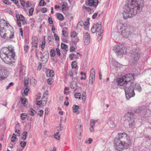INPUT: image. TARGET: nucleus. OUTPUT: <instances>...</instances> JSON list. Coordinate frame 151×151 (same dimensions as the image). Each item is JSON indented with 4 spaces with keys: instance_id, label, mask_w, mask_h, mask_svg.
<instances>
[{
    "instance_id": "obj_4",
    "label": "nucleus",
    "mask_w": 151,
    "mask_h": 151,
    "mask_svg": "<svg viewBox=\"0 0 151 151\" xmlns=\"http://www.w3.org/2000/svg\"><path fill=\"white\" fill-rule=\"evenodd\" d=\"M126 99L129 100L130 98L133 97L135 94L134 90H137L139 92H141L142 90L140 85L135 82H131L130 86H126L124 88Z\"/></svg>"
},
{
    "instance_id": "obj_57",
    "label": "nucleus",
    "mask_w": 151,
    "mask_h": 151,
    "mask_svg": "<svg viewBox=\"0 0 151 151\" xmlns=\"http://www.w3.org/2000/svg\"><path fill=\"white\" fill-rule=\"evenodd\" d=\"M50 76L52 77L54 76V72L52 70H51L49 73Z\"/></svg>"
},
{
    "instance_id": "obj_50",
    "label": "nucleus",
    "mask_w": 151,
    "mask_h": 151,
    "mask_svg": "<svg viewBox=\"0 0 151 151\" xmlns=\"http://www.w3.org/2000/svg\"><path fill=\"white\" fill-rule=\"evenodd\" d=\"M29 89L27 87H26L24 91V94L26 96H27L28 94V91H29Z\"/></svg>"
},
{
    "instance_id": "obj_53",
    "label": "nucleus",
    "mask_w": 151,
    "mask_h": 151,
    "mask_svg": "<svg viewBox=\"0 0 151 151\" xmlns=\"http://www.w3.org/2000/svg\"><path fill=\"white\" fill-rule=\"evenodd\" d=\"M14 85L13 83L12 82L10 83L6 87V90H8L9 88H10L11 86H13Z\"/></svg>"
},
{
    "instance_id": "obj_8",
    "label": "nucleus",
    "mask_w": 151,
    "mask_h": 151,
    "mask_svg": "<svg viewBox=\"0 0 151 151\" xmlns=\"http://www.w3.org/2000/svg\"><path fill=\"white\" fill-rule=\"evenodd\" d=\"M140 53L139 50L136 49L132 51L131 60L133 63L138 61L140 58Z\"/></svg>"
},
{
    "instance_id": "obj_62",
    "label": "nucleus",
    "mask_w": 151,
    "mask_h": 151,
    "mask_svg": "<svg viewBox=\"0 0 151 151\" xmlns=\"http://www.w3.org/2000/svg\"><path fill=\"white\" fill-rule=\"evenodd\" d=\"M43 114V111L42 110H40L39 111V112L38 113V114L40 115V117L42 116Z\"/></svg>"
},
{
    "instance_id": "obj_33",
    "label": "nucleus",
    "mask_w": 151,
    "mask_h": 151,
    "mask_svg": "<svg viewBox=\"0 0 151 151\" xmlns=\"http://www.w3.org/2000/svg\"><path fill=\"white\" fill-rule=\"evenodd\" d=\"M142 108L141 107H139L138 108L134 110V111L135 112L140 113L142 112Z\"/></svg>"
},
{
    "instance_id": "obj_25",
    "label": "nucleus",
    "mask_w": 151,
    "mask_h": 151,
    "mask_svg": "<svg viewBox=\"0 0 151 151\" xmlns=\"http://www.w3.org/2000/svg\"><path fill=\"white\" fill-rule=\"evenodd\" d=\"M108 124L111 128H114L116 126V125L113 121L110 120L108 122Z\"/></svg>"
},
{
    "instance_id": "obj_46",
    "label": "nucleus",
    "mask_w": 151,
    "mask_h": 151,
    "mask_svg": "<svg viewBox=\"0 0 151 151\" xmlns=\"http://www.w3.org/2000/svg\"><path fill=\"white\" fill-rule=\"evenodd\" d=\"M16 135L14 134L11 138V142H14L15 141V139H16Z\"/></svg>"
},
{
    "instance_id": "obj_11",
    "label": "nucleus",
    "mask_w": 151,
    "mask_h": 151,
    "mask_svg": "<svg viewBox=\"0 0 151 151\" xmlns=\"http://www.w3.org/2000/svg\"><path fill=\"white\" fill-rule=\"evenodd\" d=\"M14 31L12 30V31L9 30L5 34L4 36H3L2 38L5 39L7 40H10L14 38Z\"/></svg>"
},
{
    "instance_id": "obj_28",
    "label": "nucleus",
    "mask_w": 151,
    "mask_h": 151,
    "mask_svg": "<svg viewBox=\"0 0 151 151\" xmlns=\"http://www.w3.org/2000/svg\"><path fill=\"white\" fill-rule=\"evenodd\" d=\"M135 122L134 119L132 120H131V121H129V128H132L133 127V126Z\"/></svg>"
},
{
    "instance_id": "obj_1",
    "label": "nucleus",
    "mask_w": 151,
    "mask_h": 151,
    "mask_svg": "<svg viewBox=\"0 0 151 151\" xmlns=\"http://www.w3.org/2000/svg\"><path fill=\"white\" fill-rule=\"evenodd\" d=\"M123 13L124 19H127L139 12L144 6L143 0H128Z\"/></svg>"
},
{
    "instance_id": "obj_29",
    "label": "nucleus",
    "mask_w": 151,
    "mask_h": 151,
    "mask_svg": "<svg viewBox=\"0 0 151 151\" xmlns=\"http://www.w3.org/2000/svg\"><path fill=\"white\" fill-rule=\"evenodd\" d=\"M61 47L62 49L68 50V46L65 44L63 43H61Z\"/></svg>"
},
{
    "instance_id": "obj_63",
    "label": "nucleus",
    "mask_w": 151,
    "mask_h": 151,
    "mask_svg": "<svg viewBox=\"0 0 151 151\" xmlns=\"http://www.w3.org/2000/svg\"><path fill=\"white\" fill-rule=\"evenodd\" d=\"M48 21L50 24H52L53 23L52 18L50 17H48Z\"/></svg>"
},
{
    "instance_id": "obj_12",
    "label": "nucleus",
    "mask_w": 151,
    "mask_h": 151,
    "mask_svg": "<svg viewBox=\"0 0 151 151\" xmlns=\"http://www.w3.org/2000/svg\"><path fill=\"white\" fill-rule=\"evenodd\" d=\"M95 24L96 27V35L101 36L103 30V29L101 26V23L99 22L96 23Z\"/></svg>"
},
{
    "instance_id": "obj_54",
    "label": "nucleus",
    "mask_w": 151,
    "mask_h": 151,
    "mask_svg": "<svg viewBox=\"0 0 151 151\" xmlns=\"http://www.w3.org/2000/svg\"><path fill=\"white\" fill-rule=\"evenodd\" d=\"M45 40L42 41V44L41 45V48L42 49H43L45 47Z\"/></svg>"
},
{
    "instance_id": "obj_23",
    "label": "nucleus",
    "mask_w": 151,
    "mask_h": 151,
    "mask_svg": "<svg viewBox=\"0 0 151 151\" xmlns=\"http://www.w3.org/2000/svg\"><path fill=\"white\" fill-rule=\"evenodd\" d=\"M27 132L26 131H24L23 132L22 134L21 139L23 140H25L27 136Z\"/></svg>"
},
{
    "instance_id": "obj_58",
    "label": "nucleus",
    "mask_w": 151,
    "mask_h": 151,
    "mask_svg": "<svg viewBox=\"0 0 151 151\" xmlns=\"http://www.w3.org/2000/svg\"><path fill=\"white\" fill-rule=\"evenodd\" d=\"M17 24L18 26L19 27H20L21 26V21L18 19H17Z\"/></svg>"
},
{
    "instance_id": "obj_45",
    "label": "nucleus",
    "mask_w": 151,
    "mask_h": 151,
    "mask_svg": "<svg viewBox=\"0 0 151 151\" xmlns=\"http://www.w3.org/2000/svg\"><path fill=\"white\" fill-rule=\"evenodd\" d=\"M38 42H33L32 41V47H35L36 48L37 47V43Z\"/></svg>"
},
{
    "instance_id": "obj_9",
    "label": "nucleus",
    "mask_w": 151,
    "mask_h": 151,
    "mask_svg": "<svg viewBox=\"0 0 151 151\" xmlns=\"http://www.w3.org/2000/svg\"><path fill=\"white\" fill-rule=\"evenodd\" d=\"M75 125L78 137L80 139L81 138V136L82 132V124L81 121L80 120H77L75 122Z\"/></svg>"
},
{
    "instance_id": "obj_22",
    "label": "nucleus",
    "mask_w": 151,
    "mask_h": 151,
    "mask_svg": "<svg viewBox=\"0 0 151 151\" xmlns=\"http://www.w3.org/2000/svg\"><path fill=\"white\" fill-rule=\"evenodd\" d=\"M79 41V39L78 37H76V38H73L72 39V44L76 45L77 43Z\"/></svg>"
},
{
    "instance_id": "obj_35",
    "label": "nucleus",
    "mask_w": 151,
    "mask_h": 151,
    "mask_svg": "<svg viewBox=\"0 0 151 151\" xmlns=\"http://www.w3.org/2000/svg\"><path fill=\"white\" fill-rule=\"evenodd\" d=\"M46 4V3L44 0H41L39 3V5L40 6H45Z\"/></svg>"
},
{
    "instance_id": "obj_2",
    "label": "nucleus",
    "mask_w": 151,
    "mask_h": 151,
    "mask_svg": "<svg viewBox=\"0 0 151 151\" xmlns=\"http://www.w3.org/2000/svg\"><path fill=\"white\" fill-rule=\"evenodd\" d=\"M130 137L124 132L119 133L114 141V147L118 151H121L127 149L131 144Z\"/></svg>"
},
{
    "instance_id": "obj_36",
    "label": "nucleus",
    "mask_w": 151,
    "mask_h": 151,
    "mask_svg": "<svg viewBox=\"0 0 151 151\" xmlns=\"http://www.w3.org/2000/svg\"><path fill=\"white\" fill-rule=\"evenodd\" d=\"M27 116V115L26 113H23L21 114L20 117L22 120H24L26 118Z\"/></svg>"
},
{
    "instance_id": "obj_18",
    "label": "nucleus",
    "mask_w": 151,
    "mask_h": 151,
    "mask_svg": "<svg viewBox=\"0 0 151 151\" xmlns=\"http://www.w3.org/2000/svg\"><path fill=\"white\" fill-rule=\"evenodd\" d=\"M6 33L5 27L1 26L0 24V35L1 37L2 38L3 36H4Z\"/></svg>"
},
{
    "instance_id": "obj_48",
    "label": "nucleus",
    "mask_w": 151,
    "mask_h": 151,
    "mask_svg": "<svg viewBox=\"0 0 151 151\" xmlns=\"http://www.w3.org/2000/svg\"><path fill=\"white\" fill-rule=\"evenodd\" d=\"M52 32L54 33H55V34H54V37H55V40L59 41L60 40V38L58 36L57 34H55V33L54 32Z\"/></svg>"
},
{
    "instance_id": "obj_26",
    "label": "nucleus",
    "mask_w": 151,
    "mask_h": 151,
    "mask_svg": "<svg viewBox=\"0 0 151 151\" xmlns=\"http://www.w3.org/2000/svg\"><path fill=\"white\" fill-rule=\"evenodd\" d=\"M77 33L75 31H73L71 32L70 34V36L71 38L72 39L73 38H76L77 36Z\"/></svg>"
},
{
    "instance_id": "obj_6",
    "label": "nucleus",
    "mask_w": 151,
    "mask_h": 151,
    "mask_svg": "<svg viewBox=\"0 0 151 151\" xmlns=\"http://www.w3.org/2000/svg\"><path fill=\"white\" fill-rule=\"evenodd\" d=\"M113 50L116 53V56L118 57H123V55L126 54L127 52L126 48L122 45L115 46Z\"/></svg>"
},
{
    "instance_id": "obj_13",
    "label": "nucleus",
    "mask_w": 151,
    "mask_h": 151,
    "mask_svg": "<svg viewBox=\"0 0 151 151\" xmlns=\"http://www.w3.org/2000/svg\"><path fill=\"white\" fill-rule=\"evenodd\" d=\"M83 39L84 43L88 45L90 42V37L89 34L87 32L83 33Z\"/></svg>"
},
{
    "instance_id": "obj_14",
    "label": "nucleus",
    "mask_w": 151,
    "mask_h": 151,
    "mask_svg": "<svg viewBox=\"0 0 151 151\" xmlns=\"http://www.w3.org/2000/svg\"><path fill=\"white\" fill-rule=\"evenodd\" d=\"M95 71L94 69L92 68L90 71V74L89 80V83L92 84L94 81L95 77Z\"/></svg>"
},
{
    "instance_id": "obj_42",
    "label": "nucleus",
    "mask_w": 151,
    "mask_h": 151,
    "mask_svg": "<svg viewBox=\"0 0 151 151\" xmlns=\"http://www.w3.org/2000/svg\"><path fill=\"white\" fill-rule=\"evenodd\" d=\"M68 37H62L61 39L64 42L67 43L68 42Z\"/></svg>"
},
{
    "instance_id": "obj_20",
    "label": "nucleus",
    "mask_w": 151,
    "mask_h": 151,
    "mask_svg": "<svg viewBox=\"0 0 151 151\" xmlns=\"http://www.w3.org/2000/svg\"><path fill=\"white\" fill-rule=\"evenodd\" d=\"M73 112L75 113H76L78 114L80 113V112L78 111V109L79 108V106L78 105H73Z\"/></svg>"
},
{
    "instance_id": "obj_64",
    "label": "nucleus",
    "mask_w": 151,
    "mask_h": 151,
    "mask_svg": "<svg viewBox=\"0 0 151 151\" xmlns=\"http://www.w3.org/2000/svg\"><path fill=\"white\" fill-rule=\"evenodd\" d=\"M52 38L50 37H49L48 38V42L50 45H52Z\"/></svg>"
},
{
    "instance_id": "obj_41",
    "label": "nucleus",
    "mask_w": 151,
    "mask_h": 151,
    "mask_svg": "<svg viewBox=\"0 0 151 151\" xmlns=\"http://www.w3.org/2000/svg\"><path fill=\"white\" fill-rule=\"evenodd\" d=\"M17 19H18L20 20L21 21L23 22L24 20V18L23 16L22 15H20L19 17H18V16H17Z\"/></svg>"
},
{
    "instance_id": "obj_40",
    "label": "nucleus",
    "mask_w": 151,
    "mask_h": 151,
    "mask_svg": "<svg viewBox=\"0 0 151 151\" xmlns=\"http://www.w3.org/2000/svg\"><path fill=\"white\" fill-rule=\"evenodd\" d=\"M25 67L24 66H21L19 70V71L22 73H24L25 72Z\"/></svg>"
},
{
    "instance_id": "obj_27",
    "label": "nucleus",
    "mask_w": 151,
    "mask_h": 151,
    "mask_svg": "<svg viewBox=\"0 0 151 151\" xmlns=\"http://www.w3.org/2000/svg\"><path fill=\"white\" fill-rule=\"evenodd\" d=\"M27 142H26L21 141L20 142V145L23 149L24 148L26 145Z\"/></svg>"
},
{
    "instance_id": "obj_10",
    "label": "nucleus",
    "mask_w": 151,
    "mask_h": 151,
    "mask_svg": "<svg viewBox=\"0 0 151 151\" xmlns=\"http://www.w3.org/2000/svg\"><path fill=\"white\" fill-rule=\"evenodd\" d=\"M8 75V72L6 68L0 65V80L6 78Z\"/></svg>"
},
{
    "instance_id": "obj_34",
    "label": "nucleus",
    "mask_w": 151,
    "mask_h": 151,
    "mask_svg": "<svg viewBox=\"0 0 151 151\" xmlns=\"http://www.w3.org/2000/svg\"><path fill=\"white\" fill-rule=\"evenodd\" d=\"M55 55V52L54 49H51L50 52V55L51 57H54Z\"/></svg>"
},
{
    "instance_id": "obj_31",
    "label": "nucleus",
    "mask_w": 151,
    "mask_h": 151,
    "mask_svg": "<svg viewBox=\"0 0 151 151\" xmlns=\"http://www.w3.org/2000/svg\"><path fill=\"white\" fill-rule=\"evenodd\" d=\"M75 57L76 58H78V56L74 53H72L70 55L69 58H70L71 60L73 59V58Z\"/></svg>"
},
{
    "instance_id": "obj_52",
    "label": "nucleus",
    "mask_w": 151,
    "mask_h": 151,
    "mask_svg": "<svg viewBox=\"0 0 151 151\" xmlns=\"http://www.w3.org/2000/svg\"><path fill=\"white\" fill-rule=\"evenodd\" d=\"M32 41L38 42V38L35 36H33L32 38Z\"/></svg>"
},
{
    "instance_id": "obj_51",
    "label": "nucleus",
    "mask_w": 151,
    "mask_h": 151,
    "mask_svg": "<svg viewBox=\"0 0 151 151\" xmlns=\"http://www.w3.org/2000/svg\"><path fill=\"white\" fill-rule=\"evenodd\" d=\"M29 48L28 45H25L24 46V50L25 52H27V51Z\"/></svg>"
},
{
    "instance_id": "obj_32",
    "label": "nucleus",
    "mask_w": 151,
    "mask_h": 151,
    "mask_svg": "<svg viewBox=\"0 0 151 151\" xmlns=\"http://www.w3.org/2000/svg\"><path fill=\"white\" fill-rule=\"evenodd\" d=\"M71 65L72 68H78L77 63L75 61H73Z\"/></svg>"
},
{
    "instance_id": "obj_43",
    "label": "nucleus",
    "mask_w": 151,
    "mask_h": 151,
    "mask_svg": "<svg viewBox=\"0 0 151 151\" xmlns=\"http://www.w3.org/2000/svg\"><path fill=\"white\" fill-rule=\"evenodd\" d=\"M60 133L59 132H57L54 135V137L57 139L59 140L60 138Z\"/></svg>"
},
{
    "instance_id": "obj_39",
    "label": "nucleus",
    "mask_w": 151,
    "mask_h": 151,
    "mask_svg": "<svg viewBox=\"0 0 151 151\" xmlns=\"http://www.w3.org/2000/svg\"><path fill=\"white\" fill-rule=\"evenodd\" d=\"M97 122V120H95L93 119H91L90 122V126L91 127H93L95 124Z\"/></svg>"
},
{
    "instance_id": "obj_15",
    "label": "nucleus",
    "mask_w": 151,
    "mask_h": 151,
    "mask_svg": "<svg viewBox=\"0 0 151 151\" xmlns=\"http://www.w3.org/2000/svg\"><path fill=\"white\" fill-rule=\"evenodd\" d=\"M48 56V51H45L40 57L41 61L43 62L44 63H46L47 61Z\"/></svg>"
},
{
    "instance_id": "obj_16",
    "label": "nucleus",
    "mask_w": 151,
    "mask_h": 151,
    "mask_svg": "<svg viewBox=\"0 0 151 151\" xmlns=\"http://www.w3.org/2000/svg\"><path fill=\"white\" fill-rule=\"evenodd\" d=\"M134 114L133 112H128L125 115L124 117H128V119L129 120H132L133 119H134Z\"/></svg>"
},
{
    "instance_id": "obj_37",
    "label": "nucleus",
    "mask_w": 151,
    "mask_h": 151,
    "mask_svg": "<svg viewBox=\"0 0 151 151\" xmlns=\"http://www.w3.org/2000/svg\"><path fill=\"white\" fill-rule=\"evenodd\" d=\"M96 27L95 24H94L92 27V28L91 29V32L93 33H96Z\"/></svg>"
},
{
    "instance_id": "obj_7",
    "label": "nucleus",
    "mask_w": 151,
    "mask_h": 151,
    "mask_svg": "<svg viewBox=\"0 0 151 151\" xmlns=\"http://www.w3.org/2000/svg\"><path fill=\"white\" fill-rule=\"evenodd\" d=\"M122 35L124 37H128L131 35L133 32V27L129 25H126L124 27V28H122Z\"/></svg>"
},
{
    "instance_id": "obj_21",
    "label": "nucleus",
    "mask_w": 151,
    "mask_h": 151,
    "mask_svg": "<svg viewBox=\"0 0 151 151\" xmlns=\"http://www.w3.org/2000/svg\"><path fill=\"white\" fill-rule=\"evenodd\" d=\"M21 101L22 104H23L25 106H27L28 102L27 100L24 97H22L21 98Z\"/></svg>"
},
{
    "instance_id": "obj_49",
    "label": "nucleus",
    "mask_w": 151,
    "mask_h": 151,
    "mask_svg": "<svg viewBox=\"0 0 151 151\" xmlns=\"http://www.w3.org/2000/svg\"><path fill=\"white\" fill-rule=\"evenodd\" d=\"M53 80V78H49L48 79L47 82L50 85H51L52 84V80Z\"/></svg>"
},
{
    "instance_id": "obj_5",
    "label": "nucleus",
    "mask_w": 151,
    "mask_h": 151,
    "mask_svg": "<svg viewBox=\"0 0 151 151\" xmlns=\"http://www.w3.org/2000/svg\"><path fill=\"white\" fill-rule=\"evenodd\" d=\"M134 78L132 74H128L121 78H118L117 80V83L119 85L123 86L124 88L126 86H129L128 83H131V81L134 80Z\"/></svg>"
},
{
    "instance_id": "obj_60",
    "label": "nucleus",
    "mask_w": 151,
    "mask_h": 151,
    "mask_svg": "<svg viewBox=\"0 0 151 151\" xmlns=\"http://www.w3.org/2000/svg\"><path fill=\"white\" fill-rule=\"evenodd\" d=\"M41 11L42 12L45 13L47 12V9L46 8H43L41 9Z\"/></svg>"
},
{
    "instance_id": "obj_56",
    "label": "nucleus",
    "mask_w": 151,
    "mask_h": 151,
    "mask_svg": "<svg viewBox=\"0 0 151 151\" xmlns=\"http://www.w3.org/2000/svg\"><path fill=\"white\" fill-rule=\"evenodd\" d=\"M56 53L58 55L60 56V49L58 47L56 48Z\"/></svg>"
},
{
    "instance_id": "obj_19",
    "label": "nucleus",
    "mask_w": 151,
    "mask_h": 151,
    "mask_svg": "<svg viewBox=\"0 0 151 151\" xmlns=\"http://www.w3.org/2000/svg\"><path fill=\"white\" fill-rule=\"evenodd\" d=\"M144 113H143L142 116L145 117L149 116L150 115V111L149 109H145L143 110Z\"/></svg>"
},
{
    "instance_id": "obj_44",
    "label": "nucleus",
    "mask_w": 151,
    "mask_h": 151,
    "mask_svg": "<svg viewBox=\"0 0 151 151\" xmlns=\"http://www.w3.org/2000/svg\"><path fill=\"white\" fill-rule=\"evenodd\" d=\"M89 23V20H87L86 21H85L84 23L83 24L84 25V29H87V26Z\"/></svg>"
},
{
    "instance_id": "obj_61",
    "label": "nucleus",
    "mask_w": 151,
    "mask_h": 151,
    "mask_svg": "<svg viewBox=\"0 0 151 151\" xmlns=\"http://www.w3.org/2000/svg\"><path fill=\"white\" fill-rule=\"evenodd\" d=\"M42 67V64L41 63L39 62L38 63V66L37 67V70H40Z\"/></svg>"
},
{
    "instance_id": "obj_55",
    "label": "nucleus",
    "mask_w": 151,
    "mask_h": 151,
    "mask_svg": "<svg viewBox=\"0 0 151 151\" xmlns=\"http://www.w3.org/2000/svg\"><path fill=\"white\" fill-rule=\"evenodd\" d=\"M62 37H68L67 33L65 31H64V30L62 31Z\"/></svg>"
},
{
    "instance_id": "obj_3",
    "label": "nucleus",
    "mask_w": 151,
    "mask_h": 151,
    "mask_svg": "<svg viewBox=\"0 0 151 151\" xmlns=\"http://www.w3.org/2000/svg\"><path fill=\"white\" fill-rule=\"evenodd\" d=\"M15 53L14 50L10 47L3 48L0 52V56L2 60L9 65L15 63Z\"/></svg>"
},
{
    "instance_id": "obj_59",
    "label": "nucleus",
    "mask_w": 151,
    "mask_h": 151,
    "mask_svg": "<svg viewBox=\"0 0 151 151\" xmlns=\"http://www.w3.org/2000/svg\"><path fill=\"white\" fill-rule=\"evenodd\" d=\"M24 86L25 87H27L28 86V81L27 79H25L24 80Z\"/></svg>"
},
{
    "instance_id": "obj_24",
    "label": "nucleus",
    "mask_w": 151,
    "mask_h": 151,
    "mask_svg": "<svg viewBox=\"0 0 151 151\" xmlns=\"http://www.w3.org/2000/svg\"><path fill=\"white\" fill-rule=\"evenodd\" d=\"M57 16V17L58 19L62 21L64 19V17L63 15L60 13H57L56 14Z\"/></svg>"
},
{
    "instance_id": "obj_38",
    "label": "nucleus",
    "mask_w": 151,
    "mask_h": 151,
    "mask_svg": "<svg viewBox=\"0 0 151 151\" xmlns=\"http://www.w3.org/2000/svg\"><path fill=\"white\" fill-rule=\"evenodd\" d=\"M74 96L76 98L80 99H81V96L80 93H75Z\"/></svg>"
},
{
    "instance_id": "obj_17",
    "label": "nucleus",
    "mask_w": 151,
    "mask_h": 151,
    "mask_svg": "<svg viewBox=\"0 0 151 151\" xmlns=\"http://www.w3.org/2000/svg\"><path fill=\"white\" fill-rule=\"evenodd\" d=\"M96 2H95L94 0H88V6H93L94 7H96L98 4V0H96Z\"/></svg>"
},
{
    "instance_id": "obj_30",
    "label": "nucleus",
    "mask_w": 151,
    "mask_h": 151,
    "mask_svg": "<svg viewBox=\"0 0 151 151\" xmlns=\"http://www.w3.org/2000/svg\"><path fill=\"white\" fill-rule=\"evenodd\" d=\"M34 113H36V111L32 109H30L29 111V114L32 116L34 115Z\"/></svg>"
},
{
    "instance_id": "obj_47",
    "label": "nucleus",
    "mask_w": 151,
    "mask_h": 151,
    "mask_svg": "<svg viewBox=\"0 0 151 151\" xmlns=\"http://www.w3.org/2000/svg\"><path fill=\"white\" fill-rule=\"evenodd\" d=\"M34 10V8L32 7H31V8L29 10V15H32Z\"/></svg>"
}]
</instances>
